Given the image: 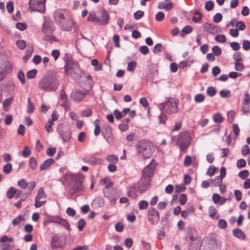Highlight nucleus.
<instances>
[{
    "label": "nucleus",
    "mask_w": 250,
    "mask_h": 250,
    "mask_svg": "<svg viewBox=\"0 0 250 250\" xmlns=\"http://www.w3.org/2000/svg\"><path fill=\"white\" fill-rule=\"evenodd\" d=\"M39 87L46 92L55 91L59 85L58 78L54 75H47L41 79L38 83Z\"/></svg>",
    "instance_id": "f257e3e1"
},
{
    "label": "nucleus",
    "mask_w": 250,
    "mask_h": 250,
    "mask_svg": "<svg viewBox=\"0 0 250 250\" xmlns=\"http://www.w3.org/2000/svg\"><path fill=\"white\" fill-rule=\"evenodd\" d=\"M65 62V74L73 78H78L81 74L79 64L72 60L67 54L63 57Z\"/></svg>",
    "instance_id": "f03ea898"
},
{
    "label": "nucleus",
    "mask_w": 250,
    "mask_h": 250,
    "mask_svg": "<svg viewBox=\"0 0 250 250\" xmlns=\"http://www.w3.org/2000/svg\"><path fill=\"white\" fill-rule=\"evenodd\" d=\"M160 108L162 112L161 114L159 116V123L161 124H164L167 120V116L164 111L169 113H174L178 111L177 103L173 100H168L161 104Z\"/></svg>",
    "instance_id": "7ed1b4c3"
},
{
    "label": "nucleus",
    "mask_w": 250,
    "mask_h": 250,
    "mask_svg": "<svg viewBox=\"0 0 250 250\" xmlns=\"http://www.w3.org/2000/svg\"><path fill=\"white\" fill-rule=\"evenodd\" d=\"M65 180H70L74 183L71 188V194H74L84 190L85 188L83 184V176L80 174H72L71 173H66L64 175Z\"/></svg>",
    "instance_id": "20e7f679"
},
{
    "label": "nucleus",
    "mask_w": 250,
    "mask_h": 250,
    "mask_svg": "<svg viewBox=\"0 0 250 250\" xmlns=\"http://www.w3.org/2000/svg\"><path fill=\"white\" fill-rule=\"evenodd\" d=\"M154 148L152 143L145 140L140 141L136 146L137 152L142 155L144 159L151 156Z\"/></svg>",
    "instance_id": "39448f33"
},
{
    "label": "nucleus",
    "mask_w": 250,
    "mask_h": 250,
    "mask_svg": "<svg viewBox=\"0 0 250 250\" xmlns=\"http://www.w3.org/2000/svg\"><path fill=\"white\" fill-rule=\"evenodd\" d=\"M191 139L190 133L188 131L181 132L179 134L177 144L180 149L184 151L188 147Z\"/></svg>",
    "instance_id": "423d86ee"
},
{
    "label": "nucleus",
    "mask_w": 250,
    "mask_h": 250,
    "mask_svg": "<svg viewBox=\"0 0 250 250\" xmlns=\"http://www.w3.org/2000/svg\"><path fill=\"white\" fill-rule=\"evenodd\" d=\"M46 0H30L28 4L32 11L42 13L45 11Z\"/></svg>",
    "instance_id": "0eeeda50"
},
{
    "label": "nucleus",
    "mask_w": 250,
    "mask_h": 250,
    "mask_svg": "<svg viewBox=\"0 0 250 250\" xmlns=\"http://www.w3.org/2000/svg\"><path fill=\"white\" fill-rule=\"evenodd\" d=\"M147 217L148 221L152 225H156L160 219L159 212L155 208H150L147 210Z\"/></svg>",
    "instance_id": "6e6552de"
},
{
    "label": "nucleus",
    "mask_w": 250,
    "mask_h": 250,
    "mask_svg": "<svg viewBox=\"0 0 250 250\" xmlns=\"http://www.w3.org/2000/svg\"><path fill=\"white\" fill-rule=\"evenodd\" d=\"M156 169V162L154 160H152L149 165H148L142 171V175L145 178L148 179L151 178L154 174V172Z\"/></svg>",
    "instance_id": "1a4fd4ad"
},
{
    "label": "nucleus",
    "mask_w": 250,
    "mask_h": 250,
    "mask_svg": "<svg viewBox=\"0 0 250 250\" xmlns=\"http://www.w3.org/2000/svg\"><path fill=\"white\" fill-rule=\"evenodd\" d=\"M48 221L51 223L61 225L67 230L70 229V226L68 222L66 220L62 219L58 216L48 217Z\"/></svg>",
    "instance_id": "9d476101"
},
{
    "label": "nucleus",
    "mask_w": 250,
    "mask_h": 250,
    "mask_svg": "<svg viewBox=\"0 0 250 250\" xmlns=\"http://www.w3.org/2000/svg\"><path fill=\"white\" fill-rule=\"evenodd\" d=\"M150 179L145 178L144 176L142 175L141 179L138 183L140 193H142L148 189L150 184Z\"/></svg>",
    "instance_id": "9b49d317"
},
{
    "label": "nucleus",
    "mask_w": 250,
    "mask_h": 250,
    "mask_svg": "<svg viewBox=\"0 0 250 250\" xmlns=\"http://www.w3.org/2000/svg\"><path fill=\"white\" fill-rule=\"evenodd\" d=\"M50 245L52 250H55L58 248H62L65 244L62 241L60 236L57 234H55L52 237Z\"/></svg>",
    "instance_id": "f8f14e48"
},
{
    "label": "nucleus",
    "mask_w": 250,
    "mask_h": 250,
    "mask_svg": "<svg viewBox=\"0 0 250 250\" xmlns=\"http://www.w3.org/2000/svg\"><path fill=\"white\" fill-rule=\"evenodd\" d=\"M104 195L110 200V203L112 205L116 202L117 199L116 192L114 189H107L106 191H104Z\"/></svg>",
    "instance_id": "ddd939ff"
},
{
    "label": "nucleus",
    "mask_w": 250,
    "mask_h": 250,
    "mask_svg": "<svg viewBox=\"0 0 250 250\" xmlns=\"http://www.w3.org/2000/svg\"><path fill=\"white\" fill-rule=\"evenodd\" d=\"M250 103V95L248 92H245L244 99L241 104V111L244 114L249 112Z\"/></svg>",
    "instance_id": "4468645a"
},
{
    "label": "nucleus",
    "mask_w": 250,
    "mask_h": 250,
    "mask_svg": "<svg viewBox=\"0 0 250 250\" xmlns=\"http://www.w3.org/2000/svg\"><path fill=\"white\" fill-rule=\"evenodd\" d=\"M82 160L84 163L89 165L95 166L98 164H102L104 162V160L101 158H96L95 157L83 158Z\"/></svg>",
    "instance_id": "2eb2a0df"
},
{
    "label": "nucleus",
    "mask_w": 250,
    "mask_h": 250,
    "mask_svg": "<svg viewBox=\"0 0 250 250\" xmlns=\"http://www.w3.org/2000/svg\"><path fill=\"white\" fill-rule=\"evenodd\" d=\"M203 28L205 31L209 34H214L218 32V27L216 25L208 23L204 24Z\"/></svg>",
    "instance_id": "dca6fc26"
},
{
    "label": "nucleus",
    "mask_w": 250,
    "mask_h": 250,
    "mask_svg": "<svg viewBox=\"0 0 250 250\" xmlns=\"http://www.w3.org/2000/svg\"><path fill=\"white\" fill-rule=\"evenodd\" d=\"M72 25V20L70 18H67L65 19V21L62 22L59 26L62 30L69 31L71 30Z\"/></svg>",
    "instance_id": "f3484780"
},
{
    "label": "nucleus",
    "mask_w": 250,
    "mask_h": 250,
    "mask_svg": "<svg viewBox=\"0 0 250 250\" xmlns=\"http://www.w3.org/2000/svg\"><path fill=\"white\" fill-rule=\"evenodd\" d=\"M85 93L80 91L75 90L71 95L72 98L76 101H81L83 100Z\"/></svg>",
    "instance_id": "a211bd4d"
},
{
    "label": "nucleus",
    "mask_w": 250,
    "mask_h": 250,
    "mask_svg": "<svg viewBox=\"0 0 250 250\" xmlns=\"http://www.w3.org/2000/svg\"><path fill=\"white\" fill-rule=\"evenodd\" d=\"M54 18L55 21L60 25L63 21H65V17L62 11L57 10L54 13Z\"/></svg>",
    "instance_id": "6ab92c4d"
},
{
    "label": "nucleus",
    "mask_w": 250,
    "mask_h": 250,
    "mask_svg": "<svg viewBox=\"0 0 250 250\" xmlns=\"http://www.w3.org/2000/svg\"><path fill=\"white\" fill-rule=\"evenodd\" d=\"M59 133L62 136L63 142H67L71 138V132L67 128H64L61 131L59 130Z\"/></svg>",
    "instance_id": "aec40b11"
},
{
    "label": "nucleus",
    "mask_w": 250,
    "mask_h": 250,
    "mask_svg": "<svg viewBox=\"0 0 250 250\" xmlns=\"http://www.w3.org/2000/svg\"><path fill=\"white\" fill-rule=\"evenodd\" d=\"M187 230L188 237L191 242L194 241L197 237V231L195 229L190 227L188 228Z\"/></svg>",
    "instance_id": "412c9836"
},
{
    "label": "nucleus",
    "mask_w": 250,
    "mask_h": 250,
    "mask_svg": "<svg viewBox=\"0 0 250 250\" xmlns=\"http://www.w3.org/2000/svg\"><path fill=\"white\" fill-rule=\"evenodd\" d=\"M61 100L62 102L61 104V106L64 107L65 109L68 108L69 104L68 99L65 91L63 89L61 91Z\"/></svg>",
    "instance_id": "4be33fe9"
},
{
    "label": "nucleus",
    "mask_w": 250,
    "mask_h": 250,
    "mask_svg": "<svg viewBox=\"0 0 250 250\" xmlns=\"http://www.w3.org/2000/svg\"><path fill=\"white\" fill-rule=\"evenodd\" d=\"M54 159L52 158H49L46 160L40 166V170L42 171L47 169L51 165L54 164Z\"/></svg>",
    "instance_id": "5701e85b"
},
{
    "label": "nucleus",
    "mask_w": 250,
    "mask_h": 250,
    "mask_svg": "<svg viewBox=\"0 0 250 250\" xmlns=\"http://www.w3.org/2000/svg\"><path fill=\"white\" fill-rule=\"evenodd\" d=\"M127 190V195L129 197L136 198L137 195L136 194V187L134 185H132L128 187Z\"/></svg>",
    "instance_id": "b1692460"
},
{
    "label": "nucleus",
    "mask_w": 250,
    "mask_h": 250,
    "mask_svg": "<svg viewBox=\"0 0 250 250\" xmlns=\"http://www.w3.org/2000/svg\"><path fill=\"white\" fill-rule=\"evenodd\" d=\"M232 232L233 235L238 238L244 240L246 238L245 234L239 229H235Z\"/></svg>",
    "instance_id": "393cba45"
},
{
    "label": "nucleus",
    "mask_w": 250,
    "mask_h": 250,
    "mask_svg": "<svg viewBox=\"0 0 250 250\" xmlns=\"http://www.w3.org/2000/svg\"><path fill=\"white\" fill-rule=\"evenodd\" d=\"M101 18V24L105 25L108 23L109 16L106 11L103 10L102 11Z\"/></svg>",
    "instance_id": "a878e982"
},
{
    "label": "nucleus",
    "mask_w": 250,
    "mask_h": 250,
    "mask_svg": "<svg viewBox=\"0 0 250 250\" xmlns=\"http://www.w3.org/2000/svg\"><path fill=\"white\" fill-rule=\"evenodd\" d=\"M33 51V47L32 46L31 47H28V48L26 50L25 56L23 57V60L25 62H27L30 59L32 56Z\"/></svg>",
    "instance_id": "bb28decb"
},
{
    "label": "nucleus",
    "mask_w": 250,
    "mask_h": 250,
    "mask_svg": "<svg viewBox=\"0 0 250 250\" xmlns=\"http://www.w3.org/2000/svg\"><path fill=\"white\" fill-rule=\"evenodd\" d=\"M106 159L110 163L116 164L118 161V158L117 156L111 154L106 156Z\"/></svg>",
    "instance_id": "cd10ccee"
},
{
    "label": "nucleus",
    "mask_w": 250,
    "mask_h": 250,
    "mask_svg": "<svg viewBox=\"0 0 250 250\" xmlns=\"http://www.w3.org/2000/svg\"><path fill=\"white\" fill-rule=\"evenodd\" d=\"M102 134L104 135V137L105 139H106L107 142H109V140L110 139L111 137V129L109 127L106 129V132H104V131H102Z\"/></svg>",
    "instance_id": "c85d7f7f"
},
{
    "label": "nucleus",
    "mask_w": 250,
    "mask_h": 250,
    "mask_svg": "<svg viewBox=\"0 0 250 250\" xmlns=\"http://www.w3.org/2000/svg\"><path fill=\"white\" fill-rule=\"evenodd\" d=\"M35 107L33 104L31 102L30 98L27 99V112L28 113H32L34 110Z\"/></svg>",
    "instance_id": "c756f323"
},
{
    "label": "nucleus",
    "mask_w": 250,
    "mask_h": 250,
    "mask_svg": "<svg viewBox=\"0 0 250 250\" xmlns=\"http://www.w3.org/2000/svg\"><path fill=\"white\" fill-rule=\"evenodd\" d=\"M29 166L33 170H35L37 168V161L33 157H31L29 159Z\"/></svg>",
    "instance_id": "7c9ffc66"
},
{
    "label": "nucleus",
    "mask_w": 250,
    "mask_h": 250,
    "mask_svg": "<svg viewBox=\"0 0 250 250\" xmlns=\"http://www.w3.org/2000/svg\"><path fill=\"white\" fill-rule=\"evenodd\" d=\"M17 76L18 79L20 80L22 84H24V83H25L26 80L25 78V75L24 72L22 70H20L18 72Z\"/></svg>",
    "instance_id": "2f4dec72"
},
{
    "label": "nucleus",
    "mask_w": 250,
    "mask_h": 250,
    "mask_svg": "<svg viewBox=\"0 0 250 250\" xmlns=\"http://www.w3.org/2000/svg\"><path fill=\"white\" fill-rule=\"evenodd\" d=\"M213 121L216 123H221L223 121V117L221 114L217 113L213 116Z\"/></svg>",
    "instance_id": "473e14b6"
},
{
    "label": "nucleus",
    "mask_w": 250,
    "mask_h": 250,
    "mask_svg": "<svg viewBox=\"0 0 250 250\" xmlns=\"http://www.w3.org/2000/svg\"><path fill=\"white\" fill-rule=\"evenodd\" d=\"M17 184L18 186L23 189L26 188L29 186V183L24 179L19 180Z\"/></svg>",
    "instance_id": "72a5a7b5"
},
{
    "label": "nucleus",
    "mask_w": 250,
    "mask_h": 250,
    "mask_svg": "<svg viewBox=\"0 0 250 250\" xmlns=\"http://www.w3.org/2000/svg\"><path fill=\"white\" fill-rule=\"evenodd\" d=\"M216 93V90L215 88L213 86H209L207 88V94L210 96L213 97Z\"/></svg>",
    "instance_id": "f704fd0d"
},
{
    "label": "nucleus",
    "mask_w": 250,
    "mask_h": 250,
    "mask_svg": "<svg viewBox=\"0 0 250 250\" xmlns=\"http://www.w3.org/2000/svg\"><path fill=\"white\" fill-rule=\"evenodd\" d=\"M37 70L36 69L28 71L26 73V77L28 79H33L35 78L37 75Z\"/></svg>",
    "instance_id": "c9c22d12"
},
{
    "label": "nucleus",
    "mask_w": 250,
    "mask_h": 250,
    "mask_svg": "<svg viewBox=\"0 0 250 250\" xmlns=\"http://www.w3.org/2000/svg\"><path fill=\"white\" fill-rule=\"evenodd\" d=\"M46 197L45 193L42 188L39 189L38 190V193L36 195L35 198L37 200H39L42 198H44Z\"/></svg>",
    "instance_id": "e433bc0d"
},
{
    "label": "nucleus",
    "mask_w": 250,
    "mask_h": 250,
    "mask_svg": "<svg viewBox=\"0 0 250 250\" xmlns=\"http://www.w3.org/2000/svg\"><path fill=\"white\" fill-rule=\"evenodd\" d=\"M219 94L222 98H229L231 96L230 91L229 90H222Z\"/></svg>",
    "instance_id": "4c0bfd02"
},
{
    "label": "nucleus",
    "mask_w": 250,
    "mask_h": 250,
    "mask_svg": "<svg viewBox=\"0 0 250 250\" xmlns=\"http://www.w3.org/2000/svg\"><path fill=\"white\" fill-rule=\"evenodd\" d=\"M16 192V189L13 188L11 187L7 191V196L9 199H11L13 198Z\"/></svg>",
    "instance_id": "58836bf2"
},
{
    "label": "nucleus",
    "mask_w": 250,
    "mask_h": 250,
    "mask_svg": "<svg viewBox=\"0 0 250 250\" xmlns=\"http://www.w3.org/2000/svg\"><path fill=\"white\" fill-rule=\"evenodd\" d=\"M12 169V166L10 163H8L4 165L3 168V172L6 174L10 173Z\"/></svg>",
    "instance_id": "ea45409f"
},
{
    "label": "nucleus",
    "mask_w": 250,
    "mask_h": 250,
    "mask_svg": "<svg viewBox=\"0 0 250 250\" xmlns=\"http://www.w3.org/2000/svg\"><path fill=\"white\" fill-rule=\"evenodd\" d=\"M213 54L216 56L221 55L222 52L221 48L218 45H215L212 48Z\"/></svg>",
    "instance_id": "a19ab883"
},
{
    "label": "nucleus",
    "mask_w": 250,
    "mask_h": 250,
    "mask_svg": "<svg viewBox=\"0 0 250 250\" xmlns=\"http://www.w3.org/2000/svg\"><path fill=\"white\" fill-rule=\"evenodd\" d=\"M234 68L236 71H242L244 68V64L240 62L235 61L234 62Z\"/></svg>",
    "instance_id": "79ce46f5"
},
{
    "label": "nucleus",
    "mask_w": 250,
    "mask_h": 250,
    "mask_svg": "<svg viewBox=\"0 0 250 250\" xmlns=\"http://www.w3.org/2000/svg\"><path fill=\"white\" fill-rule=\"evenodd\" d=\"M91 64L95 66V69L96 71L101 70L102 69V65L99 64L98 61L97 59H93L91 61Z\"/></svg>",
    "instance_id": "37998d69"
},
{
    "label": "nucleus",
    "mask_w": 250,
    "mask_h": 250,
    "mask_svg": "<svg viewBox=\"0 0 250 250\" xmlns=\"http://www.w3.org/2000/svg\"><path fill=\"white\" fill-rule=\"evenodd\" d=\"M217 169V168L214 166L210 165L208 169L207 174L209 176H213L215 174Z\"/></svg>",
    "instance_id": "c03bdc74"
},
{
    "label": "nucleus",
    "mask_w": 250,
    "mask_h": 250,
    "mask_svg": "<svg viewBox=\"0 0 250 250\" xmlns=\"http://www.w3.org/2000/svg\"><path fill=\"white\" fill-rule=\"evenodd\" d=\"M16 44L19 49L21 50L24 49L26 47V43L25 41L24 40H18L16 42Z\"/></svg>",
    "instance_id": "a18cd8bd"
},
{
    "label": "nucleus",
    "mask_w": 250,
    "mask_h": 250,
    "mask_svg": "<svg viewBox=\"0 0 250 250\" xmlns=\"http://www.w3.org/2000/svg\"><path fill=\"white\" fill-rule=\"evenodd\" d=\"M86 225V222L85 220L82 218L80 219L78 222V228L79 231H82L83 230L84 227Z\"/></svg>",
    "instance_id": "49530a36"
},
{
    "label": "nucleus",
    "mask_w": 250,
    "mask_h": 250,
    "mask_svg": "<svg viewBox=\"0 0 250 250\" xmlns=\"http://www.w3.org/2000/svg\"><path fill=\"white\" fill-rule=\"evenodd\" d=\"M215 40L217 42L221 43H224L226 41V37L223 34H219L217 35L215 38Z\"/></svg>",
    "instance_id": "de8ad7c7"
},
{
    "label": "nucleus",
    "mask_w": 250,
    "mask_h": 250,
    "mask_svg": "<svg viewBox=\"0 0 250 250\" xmlns=\"http://www.w3.org/2000/svg\"><path fill=\"white\" fill-rule=\"evenodd\" d=\"M213 6L214 2L211 0H208L206 2L205 7L207 11H209L212 9Z\"/></svg>",
    "instance_id": "09e8293b"
},
{
    "label": "nucleus",
    "mask_w": 250,
    "mask_h": 250,
    "mask_svg": "<svg viewBox=\"0 0 250 250\" xmlns=\"http://www.w3.org/2000/svg\"><path fill=\"white\" fill-rule=\"evenodd\" d=\"M95 204H97L99 207H102L104 205V200L102 197H97L94 200Z\"/></svg>",
    "instance_id": "8fccbe9b"
},
{
    "label": "nucleus",
    "mask_w": 250,
    "mask_h": 250,
    "mask_svg": "<svg viewBox=\"0 0 250 250\" xmlns=\"http://www.w3.org/2000/svg\"><path fill=\"white\" fill-rule=\"evenodd\" d=\"M53 122L52 121L49 120L47 123H46L45 128L46 130L48 132H51L53 131V129L52 128V126L53 125Z\"/></svg>",
    "instance_id": "3c124183"
},
{
    "label": "nucleus",
    "mask_w": 250,
    "mask_h": 250,
    "mask_svg": "<svg viewBox=\"0 0 250 250\" xmlns=\"http://www.w3.org/2000/svg\"><path fill=\"white\" fill-rule=\"evenodd\" d=\"M205 96L202 94H198L195 96L194 100L196 103H201L204 101Z\"/></svg>",
    "instance_id": "603ef678"
},
{
    "label": "nucleus",
    "mask_w": 250,
    "mask_h": 250,
    "mask_svg": "<svg viewBox=\"0 0 250 250\" xmlns=\"http://www.w3.org/2000/svg\"><path fill=\"white\" fill-rule=\"evenodd\" d=\"M139 206L140 209H146L148 208V204L147 201L143 200L139 202Z\"/></svg>",
    "instance_id": "864d4df0"
},
{
    "label": "nucleus",
    "mask_w": 250,
    "mask_h": 250,
    "mask_svg": "<svg viewBox=\"0 0 250 250\" xmlns=\"http://www.w3.org/2000/svg\"><path fill=\"white\" fill-rule=\"evenodd\" d=\"M249 173L248 170H243L240 171L238 176L242 179H246L249 176Z\"/></svg>",
    "instance_id": "5fc2aeb1"
},
{
    "label": "nucleus",
    "mask_w": 250,
    "mask_h": 250,
    "mask_svg": "<svg viewBox=\"0 0 250 250\" xmlns=\"http://www.w3.org/2000/svg\"><path fill=\"white\" fill-rule=\"evenodd\" d=\"M13 97H11L5 99L2 102L3 107L5 108V107H8L13 101Z\"/></svg>",
    "instance_id": "6e6d98bb"
},
{
    "label": "nucleus",
    "mask_w": 250,
    "mask_h": 250,
    "mask_svg": "<svg viewBox=\"0 0 250 250\" xmlns=\"http://www.w3.org/2000/svg\"><path fill=\"white\" fill-rule=\"evenodd\" d=\"M144 15V12L141 10H138L134 13V19L136 20H138L143 17Z\"/></svg>",
    "instance_id": "4d7b16f0"
},
{
    "label": "nucleus",
    "mask_w": 250,
    "mask_h": 250,
    "mask_svg": "<svg viewBox=\"0 0 250 250\" xmlns=\"http://www.w3.org/2000/svg\"><path fill=\"white\" fill-rule=\"evenodd\" d=\"M136 66V62L134 61H132L128 63L127 69L129 71H133Z\"/></svg>",
    "instance_id": "13d9d810"
},
{
    "label": "nucleus",
    "mask_w": 250,
    "mask_h": 250,
    "mask_svg": "<svg viewBox=\"0 0 250 250\" xmlns=\"http://www.w3.org/2000/svg\"><path fill=\"white\" fill-rule=\"evenodd\" d=\"M165 17V14L163 12H158L155 15V20L158 21H161L163 20Z\"/></svg>",
    "instance_id": "bf43d9fd"
},
{
    "label": "nucleus",
    "mask_w": 250,
    "mask_h": 250,
    "mask_svg": "<svg viewBox=\"0 0 250 250\" xmlns=\"http://www.w3.org/2000/svg\"><path fill=\"white\" fill-rule=\"evenodd\" d=\"M22 220H24L23 218L22 217L21 215H19L16 218L12 221V224L13 226H16L20 224Z\"/></svg>",
    "instance_id": "052dcab7"
},
{
    "label": "nucleus",
    "mask_w": 250,
    "mask_h": 250,
    "mask_svg": "<svg viewBox=\"0 0 250 250\" xmlns=\"http://www.w3.org/2000/svg\"><path fill=\"white\" fill-rule=\"evenodd\" d=\"M31 154V150L28 146L24 147L23 151H22V155L23 157L26 158L30 156Z\"/></svg>",
    "instance_id": "680f3d73"
},
{
    "label": "nucleus",
    "mask_w": 250,
    "mask_h": 250,
    "mask_svg": "<svg viewBox=\"0 0 250 250\" xmlns=\"http://www.w3.org/2000/svg\"><path fill=\"white\" fill-rule=\"evenodd\" d=\"M235 112L233 111H229L228 112V121L229 123H231L232 122L234 116H235Z\"/></svg>",
    "instance_id": "e2e57ef3"
},
{
    "label": "nucleus",
    "mask_w": 250,
    "mask_h": 250,
    "mask_svg": "<svg viewBox=\"0 0 250 250\" xmlns=\"http://www.w3.org/2000/svg\"><path fill=\"white\" fill-rule=\"evenodd\" d=\"M222 20V15L221 13H218L216 14L213 18V21L215 23H219Z\"/></svg>",
    "instance_id": "0e129e2a"
},
{
    "label": "nucleus",
    "mask_w": 250,
    "mask_h": 250,
    "mask_svg": "<svg viewBox=\"0 0 250 250\" xmlns=\"http://www.w3.org/2000/svg\"><path fill=\"white\" fill-rule=\"evenodd\" d=\"M237 167L238 168L245 167L246 165V162L243 159H239L236 163Z\"/></svg>",
    "instance_id": "69168bd1"
},
{
    "label": "nucleus",
    "mask_w": 250,
    "mask_h": 250,
    "mask_svg": "<svg viewBox=\"0 0 250 250\" xmlns=\"http://www.w3.org/2000/svg\"><path fill=\"white\" fill-rule=\"evenodd\" d=\"M16 27L21 31H24L26 29L27 25L25 23L17 22Z\"/></svg>",
    "instance_id": "338daca9"
},
{
    "label": "nucleus",
    "mask_w": 250,
    "mask_h": 250,
    "mask_svg": "<svg viewBox=\"0 0 250 250\" xmlns=\"http://www.w3.org/2000/svg\"><path fill=\"white\" fill-rule=\"evenodd\" d=\"M242 47L245 50H249L250 49V42L248 40L243 41Z\"/></svg>",
    "instance_id": "774afa93"
}]
</instances>
